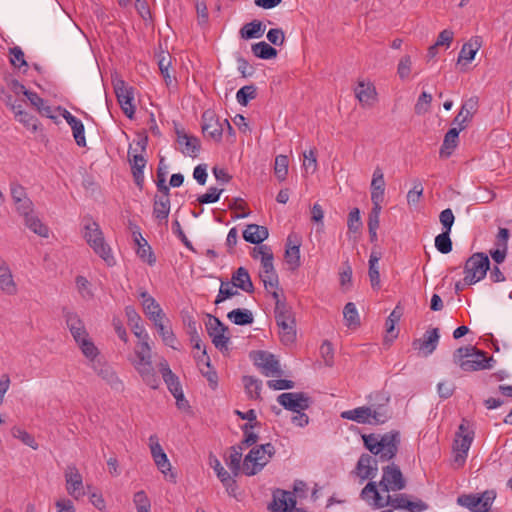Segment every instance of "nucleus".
Listing matches in <instances>:
<instances>
[{
	"instance_id": "2",
	"label": "nucleus",
	"mask_w": 512,
	"mask_h": 512,
	"mask_svg": "<svg viewBox=\"0 0 512 512\" xmlns=\"http://www.w3.org/2000/svg\"><path fill=\"white\" fill-rule=\"evenodd\" d=\"M362 438L364 446L372 454L378 456L379 461H390L398 453L400 445V433L398 431H390L381 436L375 434L363 435Z\"/></svg>"
},
{
	"instance_id": "4",
	"label": "nucleus",
	"mask_w": 512,
	"mask_h": 512,
	"mask_svg": "<svg viewBox=\"0 0 512 512\" xmlns=\"http://www.w3.org/2000/svg\"><path fill=\"white\" fill-rule=\"evenodd\" d=\"M275 447L271 443L253 447L243 461V472L247 476L259 473L275 455Z\"/></svg>"
},
{
	"instance_id": "41",
	"label": "nucleus",
	"mask_w": 512,
	"mask_h": 512,
	"mask_svg": "<svg viewBox=\"0 0 512 512\" xmlns=\"http://www.w3.org/2000/svg\"><path fill=\"white\" fill-rule=\"evenodd\" d=\"M24 219L26 227L30 229L33 233L43 238L49 237L48 226L45 225L36 215L30 214L27 215Z\"/></svg>"
},
{
	"instance_id": "16",
	"label": "nucleus",
	"mask_w": 512,
	"mask_h": 512,
	"mask_svg": "<svg viewBox=\"0 0 512 512\" xmlns=\"http://www.w3.org/2000/svg\"><path fill=\"white\" fill-rule=\"evenodd\" d=\"M66 490L70 496L78 500L84 493L82 475L75 465H69L65 469Z\"/></svg>"
},
{
	"instance_id": "21",
	"label": "nucleus",
	"mask_w": 512,
	"mask_h": 512,
	"mask_svg": "<svg viewBox=\"0 0 512 512\" xmlns=\"http://www.w3.org/2000/svg\"><path fill=\"white\" fill-rule=\"evenodd\" d=\"M129 163L134 177V181L139 188H142L144 183V168L146 166V159L141 153H137L136 149L130 146L128 150Z\"/></svg>"
},
{
	"instance_id": "61",
	"label": "nucleus",
	"mask_w": 512,
	"mask_h": 512,
	"mask_svg": "<svg viewBox=\"0 0 512 512\" xmlns=\"http://www.w3.org/2000/svg\"><path fill=\"white\" fill-rule=\"evenodd\" d=\"M411 68H412L411 57L409 55L403 56L400 59V61L398 63V67H397V74H398L399 78L402 80L407 79L410 76Z\"/></svg>"
},
{
	"instance_id": "49",
	"label": "nucleus",
	"mask_w": 512,
	"mask_h": 512,
	"mask_svg": "<svg viewBox=\"0 0 512 512\" xmlns=\"http://www.w3.org/2000/svg\"><path fill=\"white\" fill-rule=\"evenodd\" d=\"M343 316L348 327H357L360 325L359 315L354 303L348 302L344 306Z\"/></svg>"
},
{
	"instance_id": "62",
	"label": "nucleus",
	"mask_w": 512,
	"mask_h": 512,
	"mask_svg": "<svg viewBox=\"0 0 512 512\" xmlns=\"http://www.w3.org/2000/svg\"><path fill=\"white\" fill-rule=\"evenodd\" d=\"M12 435L15 438L21 440L25 445H27L33 449H37L38 445L35 442L34 437L31 434H29L28 432H26L25 430H23L21 428L14 427L12 429Z\"/></svg>"
},
{
	"instance_id": "47",
	"label": "nucleus",
	"mask_w": 512,
	"mask_h": 512,
	"mask_svg": "<svg viewBox=\"0 0 512 512\" xmlns=\"http://www.w3.org/2000/svg\"><path fill=\"white\" fill-rule=\"evenodd\" d=\"M242 450V445L231 447V453L229 455L227 465L235 476L239 474L241 469Z\"/></svg>"
},
{
	"instance_id": "44",
	"label": "nucleus",
	"mask_w": 512,
	"mask_h": 512,
	"mask_svg": "<svg viewBox=\"0 0 512 512\" xmlns=\"http://www.w3.org/2000/svg\"><path fill=\"white\" fill-rule=\"evenodd\" d=\"M154 325H155L159 335L161 336L164 344L166 346H169V347L175 349V350L178 349L176 347L177 339H176V336L174 335L173 331L171 330V328L164 325L163 320L154 322Z\"/></svg>"
},
{
	"instance_id": "54",
	"label": "nucleus",
	"mask_w": 512,
	"mask_h": 512,
	"mask_svg": "<svg viewBox=\"0 0 512 512\" xmlns=\"http://www.w3.org/2000/svg\"><path fill=\"white\" fill-rule=\"evenodd\" d=\"M136 253L143 262H146L150 266L155 264L156 257L147 240H143V243L137 248Z\"/></svg>"
},
{
	"instance_id": "19",
	"label": "nucleus",
	"mask_w": 512,
	"mask_h": 512,
	"mask_svg": "<svg viewBox=\"0 0 512 512\" xmlns=\"http://www.w3.org/2000/svg\"><path fill=\"white\" fill-rule=\"evenodd\" d=\"M439 329L431 328L426 331L423 338L415 339L412 343L414 349H418L423 352L424 356L432 354L439 342Z\"/></svg>"
},
{
	"instance_id": "18",
	"label": "nucleus",
	"mask_w": 512,
	"mask_h": 512,
	"mask_svg": "<svg viewBox=\"0 0 512 512\" xmlns=\"http://www.w3.org/2000/svg\"><path fill=\"white\" fill-rule=\"evenodd\" d=\"M478 109V97L473 96L463 102L459 113L454 118L453 124L459 127V130H464L468 123L472 120L473 115Z\"/></svg>"
},
{
	"instance_id": "35",
	"label": "nucleus",
	"mask_w": 512,
	"mask_h": 512,
	"mask_svg": "<svg viewBox=\"0 0 512 512\" xmlns=\"http://www.w3.org/2000/svg\"><path fill=\"white\" fill-rule=\"evenodd\" d=\"M481 45L482 40L479 36L472 37L468 42L464 43L458 55V63L462 61L471 62Z\"/></svg>"
},
{
	"instance_id": "58",
	"label": "nucleus",
	"mask_w": 512,
	"mask_h": 512,
	"mask_svg": "<svg viewBox=\"0 0 512 512\" xmlns=\"http://www.w3.org/2000/svg\"><path fill=\"white\" fill-rule=\"evenodd\" d=\"M432 101L431 94L427 92H422L415 104L414 110L417 115H422L428 112L430 108V104Z\"/></svg>"
},
{
	"instance_id": "10",
	"label": "nucleus",
	"mask_w": 512,
	"mask_h": 512,
	"mask_svg": "<svg viewBox=\"0 0 512 512\" xmlns=\"http://www.w3.org/2000/svg\"><path fill=\"white\" fill-rule=\"evenodd\" d=\"M279 336L284 344H291L296 339V321L291 307L274 311Z\"/></svg>"
},
{
	"instance_id": "29",
	"label": "nucleus",
	"mask_w": 512,
	"mask_h": 512,
	"mask_svg": "<svg viewBox=\"0 0 512 512\" xmlns=\"http://www.w3.org/2000/svg\"><path fill=\"white\" fill-rule=\"evenodd\" d=\"M385 180L382 170L377 167L373 172L371 181V201L373 204H381L384 199Z\"/></svg>"
},
{
	"instance_id": "56",
	"label": "nucleus",
	"mask_w": 512,
	"mask_h": 512,
	"mask_svg": "<svg viewBox=\"0 0 512 512\" xmlns=\"http://www.w3.org/2000/svg\"><path fill=\"white\" fill-rule=\"evenodd\" d=\"M171 64V56L169 53L161 52L158 56V66L163 75L167 85L171 83V77L169 75L168 69Z\"/></svg>"
},
{
	"instance_id": "50",
	"label": "nucleus",
	"mask_w": 512,
	"mask_h": 512,
	"mask_svg": "<svg viewBox=\"0 0 512 512\" xmlns=\"http://www.w3.org/2000/svg\"><path fill=\"white\" fill-rule=\"evenodd\" d=\"M257 96V89L254 85H246L240 88L236 94L237 102L246 106L250 100L255 99Z\"/></svg>"
},
{
	"instance_id": "59",
	"label": "nucleus",
	"mask_w": 512,
	"mask_h": 512,
	"mask_svg": "<svg viewBox=\"0 0 512 512\" xmlns=\"http://www.w3.org/2000/svg\"><path fill=\"white\" fill-rule=\"evenodd\" d=\"M208 335L212 338V334H225L228 327L225 326L218 318L209 316V321L206 324Z\"/></svg>"
},
{
	"instance_id": "34",
	"label": "nucleus",
	"mask_w": 512,
	"mask_h": 512,
	"mask_svg": "<svg viewBox=\"0 0 512 512\" xmlns=\"http://www.w3.org/2000/svg\"><path fill=\"white\" fill-rule=\"evenodd\" d=\"M232 285L247 293L254 292V285L252 283L249 272L244 267H239L232 275Z\"/></svg>"
},
{
	"instance_id": "8",
	"label": "nucleus",
	"mask_w": 512,
	"mask_h": 512,
	"mask_svg": "<svg viewBox=\"0 0 512 512\" xmlns=\"http://www.w3.org/2000/svg\"><path fill=\"white\" fill-rule=\"evenodd\" d=\"M496 498L494 490H486L476 494H462L457 498V504L472 512H489Z\"/></svg>"
},
{
	"instance_id": "15",
	"label": "nucleus",
	"mask_w": 512,
	"mask_h": 512,
	"mask_svg": "<svg viewBox=\"0 0 512 512\" xmlns=\"http://www.w3.org/2000/svg\"><path fill=\"white\" fill-rule=\"evenodd\" d=\"M202 131L205 136L220 142L224 132L223 121L213 111L207 110L202 114Z\"/></svg>"
},
{
	"instance_id": "12",
	"label": "nucleus",
	"mask_w": 512,
	"mask_h": 512,
	"mask_svg": "<svg viewBox=\"0 0 512 512\" xmlns=\"http://www.w3.org/2000/svg\"><path fill=\"white\" fill-rule=\"evenodd\" d=\"M254 364L261 369L266 377H280L283 375L278 359L270 352L256 351L252 354Z\"/></svg>"
},
{
	"instance_id": "20",
	"label": "nucleus",
	"mask_w": 512,
	"mask_h": 512,
	"mask_svg": "<svg viewBox=\"0 0 512 512\" xmlns=\"http://www.w3.org/2000/svg\"><path fill=\"white\" fill-rule=\"evenodd\" d=\"M149 447L156 466L164 475H167V472L171 471V464L156 435L149 437Z\"/></svg>"
},
{
	"instance_id": "9",
	"label": "nucleus",
	"mask_w": 512,
	"mask_h": 512,
	"mask_svg": "<svg viewBox=\"0 0 512 512\" xmlns=\"http://www.w3.org/2000/svg\"><path fill=\"white\" fill-rule=\"evenodd\" d=\"M368 408H371L374 425L384 424L390 418L388 404L390 396L386 391H375L367 396Z\"/></svg>"
},
{
	"instance_id": "26",
	"label": "nucleus",
	"mask_w": 512,
	"mask_h": 512,
	"mask_svg": "<svg viewBox=\"0 0 512 512\" xmlns=\"http://www.w3.org/2000/svg\"><path fill=\"white\" fill-rule=\"evenodd\" d=\"M158 368L162 374L164 382L167 385V388L172 393V395H180V393H182V388L179 379L170 369L168 362L165 359H162L158 364Z\"/></svg>"
},
{
	"instance_id": "52",
	"label": "nucleus",
	"mask_w": 512,
	"mask_h": 512,
	"mask_svg": "<svg viewBox=\"0 0 512 512\" xmlns=\"http://www.w3.org/2000/svg\"><path fill=\"white\" fill-rule=\"evenodd\" d=\"M452 246L453 244L450 238V232L443 231L441 234L436 236L435 247L440 253L447 254L451 252Z\"/></svg>"
},
{
	"instance_id": "28",
	"label": "nucleus",
	"mask_w": 512,
	"mask_h": 512,
	"mask_svg": "<svg viewBox=\"0 0 512 512\" xmlns=\"http://www.w3.org/2000/svg\"><path fill=\"white\" fill-rule=\"evenodd\" d=\"M63 312L70 333L72 334L75 342H79L81 338L88 335L83 321L76 313L67 311L66 309H64Z\"/></svg>"
},
{
	"instance_id": "60",
	"label": "nucleus",
	"mask_w": 512,
	"mask_h": 512,
	"mask_svg": "<svg viewBox=\"0 0 512 512\" xmlns=\"http://www.w3.org/2000/svg\"><path fill=\"white\" fill-rule=\"evenodd\" d=\"M237 294H238V291L233 289V285L231 286V284L229 282H222L221 286L219 288L218 295L215 300V304H219V303L225 301L226 299L231 298Z\"/></svg>"
},
{
	"instance_id": "7",
	"label": "nucleus",
	"mask_w": 512,
	"mask_h": 512,
	"mask_svg": "<svg viewBox=\"0 0 512 512\" xmlns=\"http://www.w3.org/2000/svg\"><path fill=\"white\" fill-rule=\"evenodd\" d=\"M473 438L474 432L469 431L465 423L462 422L458 428L453 444V466L455 468H460L465 464Z\"/></svg>"
},
{
	"instance_id": "48",
	"label": "nucleus",
	"mask_w": 512,
	"mask_h": 512,
	"mask_svg": "<svg viewBox=\"0 0 512 512\" xmlns=\"http://www.w3.org/2000/svg\"><path fill=\"white\" fill-rule=\"evenodd\" d=\"M81 349L83 355L88 358L90 361H94L99 351L98 348L94 345V343L89 338V335L80 339L79 342H76Z\"/></svg>"
},
{
	"instance_id": "37",
	"label": "nucleus",
	"mask_w": 512,
	"mask_h": 512,
	"mask_svg": "<svg viewBox=\"0 0 512 512\" xmlns=\"http://www.w3.org/2000/svg\"><path fill=\"white\" fill-rule=\"evenodd\" d=\"M265 25L260 20H253L242 26L240 37L245 40L260 38L265 32Z\"/></svg>"
},
{
	"instance_id": "36",
	"label": "nucleus",
	"mask_w": 512,
	"mask_h": 512,
	"mask_svg": "<svg viewBox=\"0 0 512 512\" xmlns=\"http://www.w3.org/2000/svg\"><path fill=\"white\" fill-rule=\"evenodd\" d=\"M460 131L459 127H453L447 131L440 149L441 157L447 158L452 154L454 149L457 147Z\"/></svg>"
},
{
	"instance_id": "53",
	"label": "nucleus",
	"mask_w": 512,
	"mask_h": 512,
	"mask_svg": "<svg viewBox=\"0 0 512 512\" xmlns=\"http://www.w3.org/2000/svg\"><path fill=\"white\" fill-rule=\"evenodd\" d=\"M260 422L255 423H245L241 429L244 433V439L242 441V444L249 447L254 445L258 441V435L251 431V429L255 427H260Z\"/></svg>"
},
{
	"instance_id": "25",
	"label": "nucleus",
	"mask_w": 512,
	"mask_h": 512,
	"mask_svg": "<svg viewBox=\"0 0 512 512\" xmlns=\"http://www.w3.org/2000/svg\"><path fill=\"white\" fill-rule=\"evenodd\" d=\"M170 213V193H161V195L154 196L153 202V216L161 223H167Z\"/></svg>"
},
{
	"instance_id": "45",
	"label": "nucleus",
	"mask_w": 512,
	"mask_h": 512,
	"mask_svg": "<svg viewBox=\"0 0 512 512\" xmlns=\"http://www.w3.org/2000/svg\"><path fill=\"white\" fill-rule=\"evenodd\" d=\"M251 50L260 59L268 60L277 56V50L264 41L253 44Z\"/></svg>"
},
{
	"instance_id": "24",
	"label": "nucleus",
	"mask_w": 512,
	"mask_h": 512,
	"mask_svg": "<svg viewBox=\"0 0 512 512\" xmlns=\"http://www.w3.org/2000/svg\"><path fill=\"white\" fill-rule=\"evenodd\" d=\"M139 296L142 299L144 312L149 317V319L153 321V323L159 320H163V311L155 299L149 295L147 291L144 290L139 293Z\"/></svg>"
},
{
	"instance_id": "3",
	"label": "nucleus",
	"mask_w": 512,
	"mask_h": 512,
	"mask_svg": "<svg viewBox=\"0 0 512 512\" xmlns=\"http://www.w3.org/2000/svg\"><path fill=\"white\" fill-rule=\"evenodd\" d=\"M492 357L487 358L484 351L472 345L463 346L453 353V362L465 372H473L490 368Z\"/></svg>"
},
{
	"instance_id": "51",
	"label": "nucleus",
	"mask_w": 512,
	"mask_h": 512,
	"mask_svg": "<svg viewBox=\"0 0 512 512\" xmlns=\"http://www.w3.org/2000/svg\"><path fill=\"white\" fill-rule=\"evenodd\" d=\"M288 157L285 155H278L275 158L274 172L279 181H284L288 174Z\"/></svg>"
},
{
	"instance_id": "38",
	"label": "nucleus",
	"mask_w": 512,
	"mask_h": 512,
	"mask_svg": "<svg viewBox=\"0 0 512 512\" xmlns=\"http://www.w3.org/2000/svg\"><path fill=\"white\" fill-rule=\"evenodd\" d=\"M125 312H126V316L128 318V324L131 326V329H132L134 335L137 338L141 339V341H144V335H148V334L145 332V329H144L143 325L141 324L140 315L131 306H127L125 309Z\"/></svg>"
},
{
	"instance_id": "23",
	"label": "nucleus",
	"mask_w": 512,
	"mask_h": 512,
	"mask_svg": "<svg viewBox=\"0 0 512 512\" xmlns=\"http://www.w3.org/2000/svg\"><path fill=\"white\" fill-rule=\"evenodd\" d=\"M361 498L367 501L374 508L379 509L388 505L389 498L381 496L377 484L375 482H369L361 491Z\"/></svg>"
},
{
	"instance_id": "11",
	"label": "nucleus",
	"mask_w": 512,
	"mask_h": 512,
	"mask_svg": "<svg viewBox=\"0 0 512 512\" xmlns=\"http://www.w3.org/2000/svg\"><path fill=\"white\" fill-rule=\"evenodd\" d=\"M382 479L379 487L383 492L400 491L406 487V479L404 478L399 466L390 463L382 468Z\"/></svg>"
},
{
	"instance_id": "32",
	"label": "nucleus",
	"mask_w": 512,
	"mask_h": 512,
	"mask_svg": "<svg viewBox=\"0 0 512 512\" xmlns=\"http://www.w3.org/2000/svg\"><path fill=\"white\" fill-rule=\"evenodd\" d=\"M354 91L356 98L363 106H371L376 100V89L370 83L359 81Z\"/></svg>"
},
{
	"instance_id": "33",
	"label": "nucleus",
	"mask_w": 512,
	"mask_h": 512,
	"mask_svg": "<svg viewBox=\"0 0 512 512\" xmlns=\"http://www.w3.org/2000/svg\"><path fill=\"white\" fill-rule=\"evenodd\" d=\"M269 236L268 229L265 226L249 224L243 231V238L251 244H260Z\"/></svg>"
},
{
	"instance_id": "57",
	"label": "nucleus",
	"mask_w": 512,
	"mask_h": 512,
	"mask_svg": "<svg viewBox=\"0 0 512 512\" xmlns=\"http://www.w3.org/2000/svg\"><path fill=\"white\" fill-rule=\"evenodd\" d=\"M76 144L80 147L86 146L85 129L83 123L78 119L70 126Z\"/></svg>"
},
{
	"instance_id": "39",
	"label": "nucleus",
	"mask_w": 512,
	"mask_h": 512,
	"mask_svg": "<svg viewBox=\"0 0 512 512\" xmlns=\"http://www.w3.org/2000/svg\"><path fill=\"white\" fill-rule=\"evenodd\" d=\"M381 258V253L372 251L369 258V279L373 289H380V272L378 262Z\"/></svg>"
},
{
	"instance_id": "31",
	"label": "nucleus",
	"mask_w": 512,
	"mask_h": 512,
	"mask_svg": "<svg viewBox=\"0 0 512 512\" xmlns=\"http://www.w3.org/2000/svg\"><path fill=\"white\" fill-rule=\"evenodd\" d=\"M253 252H254L253 253L254 258H258V256L261 257L262 269H261L260 273H267V274L276 273L274 265H273L274 256H273L272 250L269 246L261 245L258 248H254Z\"/></svg>"
},
{
	"instance_id": "5",
	"label": "nucleus",
	"mask_w": 512,
	"mask_h": 512,
	"mask_svg": "<svg viewBox=\"0 0 512 512\" xmlns=\"http://www.w3.org/2000/svg\"><path fill=\"white\" fill-rule=\"evenodd\" d=\"M84 238L89 246L98 254L109 266L115 264V259L111 253L110 247L105 243L103 233L96 222H88L84 226Z\"/></svg>"
},
{
	"instance_id": "22",
	"label": "nucleus",
	"mask_w": 512,
	"mask_h": 512,
	"mask_svg": "<svg viewBox=\"0 0 512 512\" xmlns=\"http://www.w3.org/2000/svg\"><path fill=\"white\" fill-rule=\"evenodd\" d=\"M93 369L113 390L122 392L124 384L115 371L106 364L93 363Z\"/></svg>"
},
{
	"instance_id": "1",
	"label": "nucleus",
	"mask_w": 512,
	"mask_h": 512,
	"mask_svg": "<svg viewBox=\"0 0 512 512\" xmlns=\"http://www.w3.org/2000/svg\"><path fill=\"white\" fill-rule=\"evenodd\" d=\"M149 335H144V341H140L134 349V356L129 361L137 371L142 381L151 389H157L160 378L153 366L152 348L148 343Z\"/></svg>"
},
{
	"instance_id": "43",
	"label": "nucleus",
	"mask_w": 512,
	"mask_h": 512,
	"mask_svg": "<svg viewBox=\"0 0 512 512\" xmlns=\"http://www.w3.org/2000/svg\"><path fill=\"white\" fill-rule=\"evenodd\" d=\"M289 492L284 490H277L273 494V502L269 505L272 512H287L289 510Z\"/></svg>"
},
{
	"instance_id": "27",
	"label": "nucleus",
	"mask_w": 512,
	"mask_h": 512,
	"mask_svg": "<svg viewBox=\"0 0 512 512\" xmlns=\"http://www.w3.org/2000/svg\"><path fill=\"white\" fill-rule=\"evenodd\" d=\"M378 460L369 454H362L357 462L356 469L362 479H373L377 475Z\"/></svg>"
},
{
	"instance_id": "14",
	"label": "nucleus",
	"mask_w": 512,
	"mask_h": 512,
	"mask_svg": "<svg viewBox=\"0 0 512 512\" xmlns=\"http://www.w3.org/2000/svg\"><path fill=\"white\" fill-rule=\"evenodd\" d=\"M277 402L286 410L300 412L307 410L312 400L304 392H285L277 397Z\"/></svg>"
},
{
	"instance_id": "42",
	"label": "nucleus",
	"mask_w": 512,
	"mask_h": 512,
	"mask_svg": "<svg viewBox=\"0 0 512 512\" xmlns=\"http://www.w3.org/2000/svg\"><path fill=\"white\" fill-rule=\"evenodd\" d=\"M227 318L234 324L244 326L253 323V314L248 309L237 308L227 314Z\"/></svg>"
},
{
	"instance_id": "30",
	"label": "nucleus",
	"mask_w": 512,
	"mask_h": 512,
	"mask_svg": "<svg viewBox=\"0 0 512 512\" xmlns=\"http://www.w3.org/2000/svg\"><path fill=\"white\" fill-rule=\"evenodd\" d=\"M340 416L343 419L351 420L359 424H374L371 408H368L367 406L343 411Z\"/></svg>"
},
{
	"instance_id": "64",
	"label": "nucleus",
	"mask_w": 512,
	"mask_h": 512,
	"mask_svg": "<svg viewBox=\"0 0 512 512\" xmlns=\"http://www.w3.org/2000/svg\"><path fill=\"white\" fill-rule=\"evenodd\" d=\"M222 192H223V189H218L216 187H210L205 194L198 197L197 201L200 204H209V203L217 202L219 200Z\"/></svg>"
},
{
	"instance_id": "40",
	"label": "nucleus",
	"mask_w": 512,
	"mask_h": 512,
	"mask_svg": "<svg viewBox=\"0 0 512 512\" xmlns=\"http://www.w3.org/2000/svg\"><path fill=\"white\" fill-rule=\"evenodd\" d=\"M0 289L7 294H14L16 292V285L13 281L10 269L0 260Z\"/></svg>"
},
{
	"instance_id": "63",
	"label": "nucleus",
	"mask_w": 512,
	"mask_h": 512,
	"mask_svg": "<svg viewBox=\"0 0 512 512\" xmlns=\"http://www.w3.org/2000/svg\"><path fill=\"white\" fill-rule=\"evenodd\" d=\"M347 226L349 231L358 232L362 227V222L360 218V211L358 208H353L348 215Z\"/></svg>"
},
{
	"instance_id": "13",
	"label": "nucleus",
	"mask_w": 512,
	"mask_h": 512,
	"mask_svg": "<svg viewBox=\"0 0 512 512\" xmlns=\"http://www.w3.org/2000/svg\"><path fill=\"white\" fill-rule=\"evenodd\" d=\"M113 85L118 103L123 113L129 119H133L135 114V105L133 104V88L127 86L126 83L121 79L114 80Z\"/></svg>"
},
{
	"instance_id": "6",
	"label": "nucleus",
	"mask_w": 512,
	"mask_h": 512,
	"mask_svg": "<svg viewBox=\"0 0 512 512\" xmlns=\"http://www.w3.org/2000/svg\"><path fill=\"white\" fill-rule=\"evenodd\" d=\"M490 268V260L483 252L472 254L465 262L464 282L467 285H473L485 278Z\"/></svg>"
},
{
	"instance_id": "17",
	"label": "nucleus",
	"mask_w": 512,
	"mask_h": 512,
	"mask_svg": "<svg viewBox=\"0 0 512 512\" xmlns=\"http://www.w3.org/2000/svg\"><path fill=\"white\" fill-rule=\"evenodd\" d=\"M176 135H177V143L180 146V151L185 155L192 158L197 157L200 151V140L193 136L187 134L184 129H180L176 127Z\"/></svg>"
},
{
	"instance_id": "46",
	"label": "nucleus",
	"mask_w": 512,
	"mask_h": 512,
	"mask_svg": "<svg viewBox=\"0 0 512 512\" xmlns=\"http://www.w3.org/2000/svg\"><path fill=\"white\" fill-rule=\"evenodd\" d=\"M243 383L250 399L260 398L262 382L253 376H244Z\"/></svg>"
},
{
	"instance_id": "55",
	"label": "nucleus",
	"mask_w": 512,
	"mask_h": 512,
	"mask_svg": "<svg viewBox=\"0 0 512 512\" xmlns=\"http://www.w3.org/2000/svg\"><path fill=\"white\" fill-rule=\"evenodd\" d=\"M284 258L290 269L296 270L301 264L300 248H297V246L286 248Z\"/></svg>"
}]
</instances>
